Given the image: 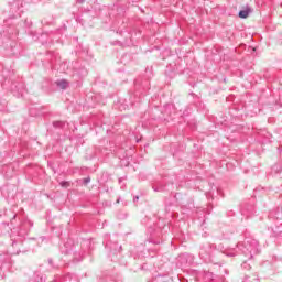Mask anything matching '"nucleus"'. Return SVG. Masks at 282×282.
Segmentation results:
<instances>
[{"label":"nucleus","instance_id":"f257e3e1","mask_svg":"<svg viewBox=\"0 0 282 282\" xmlns=\"http://www.w3.org/2000/svg\"><path fill=\"white\" fill-rule=\"evenodd\" d=\"M250 12H252V10L250 9V7H246L243 10H241L239 12V18L240 19H248V17H250Z\"/></svg>","mask_w":282,"mask_h":282},{"label":"nucleus","instance_id":"f03ea898","mask_svg":"<svg viewBox=\"0 0 282 282\" xmlns=\"http://www.w3.org/2000/svg\"><path fill=\"white\" fill-rule=\"evenodd\" d=\"M57 85L61 89H67V80H59Z\"/></svg>","mask_w":282,"mask_h":282},{"label":"nucleus","instance_id":"7ed1b4c3","mask_svg":"<svg viewBox=\"0 0 282 282\" xmlns=\"http://www.w3.org/2000/svg\"><path fill=\"white\" fill-rule=\"evenodd\" d=\"M88 182H91V178H85V180H84L85 186H87V183H88Z\"/></svg>","mask_w":282,"mask_h":282},{"label":"nucleus","instance_id":"20e7f679","mask_svg":"<svg viewBox=\"0 0 282 282\" xmlns=\"http://www.w3.org/2000/svg\"><path fill=\"white\" fill-rule=\"evenodd\" d=\"M61 186H63V187H65V188H67V186H69V183H61Z\"/></svg>","mask_w":282,"mask_h":282}]
</instances>
